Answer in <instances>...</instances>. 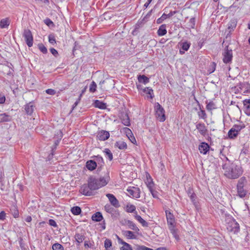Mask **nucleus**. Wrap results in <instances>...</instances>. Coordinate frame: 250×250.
<instances>
[{"mask_svg": "<svg viewBox=\"0 0 250 250\" xmlns=\"http://www.w3.org/2000/svg\"><path fill=\"white\" fill-rule=\"evenodd\" d=\"M224 158L228 162L223 165L222 167L225 171V175L230 179L238 178L243 173V170L240 166L235 164H230V162L225 155H223Z\"/></svg>", "mask_w": 250, "mask_h": 250, "instance_id": "f257e3e1", "label": "nucleus"}, {"mask_svg": "<svg viewBox=\"0 0 250 250\" xmlns=\"http://www.w3.org/2000/svg\"><path fill=\"white\" fill-rule=\"evenodd\" d=\"M110 180L109 173L99 179H97L93 176H91L87 181L88 185H89L90 189L93 190H97L104 186H105L108 183Z\"/></svg>", "mask_w": 250, "mask_h": 250, "instance_id": "f03ea898", "label": "nucleus"}, {"mask_svg": "<svg viewBox=\"0 0 250 250\" xmlns=\"http://www.w3.org/2000/svg\"><path fill=\"white\" fill-rule=\"evenodd\" d=\"M166 214L167 217V223L168 226V228L170 230L171 232L174 234L175 230V221L173 215L169 210H166Z\"/></svg>", "mask_w": 250, "mask_h": 250, "instance_id": "7ed1b4c3", "label": "nucleus"}, {"mask_svg": "<svg viewBox=\"0 0 250 250\" xmlns=\"http://www.w3.org/2000/svg\"><path fill=\"white\" fill-rule=\"evenodd\" d=\"M154 108L156 112V117L160 122H164L166 120V116L165 111L164 108L158 103H157L155 104Z\"/></svg>", "mask_w": 250, "mask_h": 250, "instance_id": "20e7f679", "label": "nucleus"}, {"mask_svg": "<svg viewBox=\"0 0 250 250\" xmlns=\"http://www.w3.org/2000/svg\"><path fill=\"white\" fill-rule=\"evenodd\" d=\"M223 55V62L225 63H228L231 62L232 59V50L229 48L228 46H226Z\"/></svg>", "mask_w": 250, "mask_h": 250, "instance_id": "39448f33", "label": "nucleus"}, {"mask_svg": "<svg viewBox=\"0 0 250 250\" xmlns=\"http://www.w3.org/2000/svg\"><path fill=\"white\" fill-rule=\"evenodd\" d=\"M227 229L234 233H237L240 230L239 224L235 221V220L232 219L228 223Z\"/></svg>", "mask_w": 250, "mask_h": 250, "instance_id": "423d86ee", "label": "nucleus"}, {"mask_svg": "<svg viewBox=\"0 0 250 250\" xmlns=\"http://www.w3.org/2000/svg\"><path fill=\"white\" fill-rule=\"evenodd\" d=\"M104 210L111 214L113 219H117L119 218L120 215L119 211L111 207L110 205H106L104 206Z\"/></svg>", "mask_w": 250, "mask_h": 250, "instance_id": "0eeeda50", "label": "nucleus"}, {"mask_svg": "<svg viewBox=\"0 0 250 250\" xmlns=\"http://www.w3.org/2000/svg\"><path fill=\"white\" fill-rule=\"evenodd\" d=\"M23 36L24 38L25 41L27 45L29 47L33 45V36L31 31L29 29H25L24 30Z\"/></svg>", "mask_w": 250, "mask_h": 250, "instance_id": "6e6552de", "label": "nucleus"}, {"mask_svg": "<svg viewBox=\"0 0 250 250\" xmlns=\"http://www.w3.org/2000/svg\"><path fill=\"white\" fill-rule=\"evenodd\" d=\"M129 196L133 198H138L140 196V189L138 188L132 187L127 189Z\"/></svg>", "mask_w": 250, "mask_h": 250, "instance_id": "1a4fd4ad", "label": "nucleus"}, {"mask_svg": "<svg viewBox=\"0 0 250 250\" xmlns=\"http://www.w3.org/2000/svg\"><path fill=\"white\" fill-rule=\"evenodd\" d=\"M80 191L83 194L86 196H91L93 194L92 190L90 189L89 185H83L80 189Z\"/></svg>", "mask_w": 250, "mask_h": 250, "instance_id": "9d476101", "label": "nucleus"}, {"mask_svg": "<svg viewBox=\"0 0 250 250\" xmlns=\"http://www.w3.org/2000/svg\"><path fill=\"white\" fill-rule=\"evenodd\" d=\"M122 124L125 126H129L130 125V119L126 113L122 112L120 116Z\"/></svg>", "mask_w": 250, "mask_h": 250, "instance_id": "9b49d317", "label": "nucleus"}, {"mask_svg": "<svg viewBox=\"0 0 250 250\" xmlns=\"http://www.w3.org/2000/svg\"><path fill=\"white\" fill-rule=\"evenodd\" d=\"M109 137V132L103 130L99 131L97 135V138L100 141H105Z\"/></svg>", "mask_w": 250, "mask_h": 250, "instance_id": "f8f14e48", "label": "nucleus"}, {"mask_svg": "<svg viewBox=\"0 0 250 250\" xmlns=\"http://www.w3.org/2000/svg\"><path fill=\"white\" fill-rule=\"evenodd\" d=\"M106 196L108 198L111 204L114 207L118 208L120 206L119 201L113 194L108 193Z\"/></svg>", "mask_w": 250, "mask_h": 250, "instance_id": "ddd939ff", "label": "nucleus"}, {"mask_svg": "<svg viewBox=\"0 0 250 250\" xmlns=\"http://www.w3.org/2000/svg\"><path fill=\"white\" fill-rule=\"evenodd\" d=\"M196 127L202 135L205 136L207 134L208 130L204 124L198 123L196 125Z\"/></svg>", "mask_w": 250, "mask_h": 250, "instance_id": "4468645a", "label": "nucleus"}, {"mask_svg": "<svg viewBox=\"0 0 250 250\" xmlns=\"http://www.w3.org/2000/svg\"><path fill=\"white\" fill-rule=\"evenodd\" d=\"M209 146L206 143H202L199 146V150L201 153L206 154L209 150Z\"/></svg>", "mask_w": 250, "mask_h": 250, "instance_id": "2eb2a0df", "label": "nucleus"}, {"mask_svg": "<svg viewBox=\"0 0 250 250\" xmlns=\"http://www.w3.org/2000/svg\"><path fill=\"white\" fill-rule=\"evenodd\" d=\"M97 167V164L93 160H88L86 163V168L90 171L94 170Z\"/></svg>", "mask_w": 250, "mask_h": 250, "instance_id": "dca6fc26", "label": "nucleus"}, {"mask_svg": "<svg viewBox=\"0 0 250 250\" xmlns=\"http://www.w3.org/2000/svg\"><path fill=\"white\" fill-rule=\"evenodd\" d=\"M24 109L28 115H31L34 111V106L32 103H29L24 106Z\"/></svg>", "mask_w": 250, "mask_h": 250, "instance_id": "f3484780", "label": "nucleus"}, {"mask_svg": "<svg viewBox=\"0 0 250 250\" xmlns=\"http://www.w3.org/2000/svg\"><path fill=\"white\" fill-rule=\"evenodd\" d=\"M244 106L245 108V113L250 116V99H246L243 101Z\"/></svg>", "mask_w": 250, "mask_h": 250, "instance_id": "a211bd4d", "label": "nucleus"}, {"mask_svg": "<svg viewBox=\"0 0 250 250\" xmlns=\"http://www.w3.org/2000/svg\"><path fill=\"white\" fill-rule=\"evenodd\" d=\"M94 158L93 160L96 163L97 166L100 167L103 166L104 164V162L102 157L99 155L94 156L93 157Z\"/></svg>", "mask_w": 250, "mask_h": 250, "instance_id": "6ab92c4d", "label": "nucleus"}, {"mask_svg": "<svg viewBox=\"0 0 250 250\" xmlns=\"http://www.w3.org/2000/svg\"><path fill=\"white\" fill-rule=\"evenodd\" d=\"M167 33V31L166 29V25L165 24L161 25L158 31H157V34L159 36H163L165 35H166Z\"/></svg>", "mask_w": 250, "mask_h": 250, "instance_id": "aec40b11", "label": "nucleus"}, {"mask_svg": "<svg viewBox=\"0 0 250 250\" xmlns=\"http://www.w3.org/2000/svg\"><path fill=\"white\" fill-rule=\"evenodd\" d=\"M123 234L128 239H133L136 238V236L130 230H123L122 231Z\"/></svg>", "mask_w": 250, "mask_h": 250, "instance_id": "412c9836", "label": "nucleus"}, {"mask_svg": "<svg viewBox=\"0 0 250 250\" xmlns=\"http://www.w3.org/2000/svg\"><path fill=\"white\" fill-rule=\"evenodd\" d=\"M237 21L236 19H231L228 23V29L229 30V32H230L232 30L236 27L237 25Z\"/></svg>", "mask_w": 250, "mask_h": 250, "instance_id": "4be33fe9", "label": "nucleus"}, {"mask_svg": "<svg viewBox=\"0 0 250 250\" xmlns=\"http://www.w3.org/2000/svg\"><path fill=\"white\" fill-rule=\"evenodd\" d=\"M125 223L128 226L129 228H130V229L135 231H139V229H138V228L132 221L130 220H126L125 221Z\"/></svg>", "mask_w": 250, "mask_h": 250, "instance_id": "5701e85b", "label": "nucleus"}, {"mask_svg": "<svg viewBox=\"0 0 250 250\" xmlns=\"http://www.w3.org/2000/svg\"><path fill=\"white\" fill-rule=\"evenodd\" d=\"M102 214L100 212L94 213L92 216V219L96 222H100L103 219Z\"/></svg>", "mask_w": 250, "mask_h": 250, "instance_id": "b1692460", "label": "nucleus"}, {"mask_svg": "<svg viewBox=\"0 0 250 250\" xmlns=\"http://www.w3.org/2000/svg\"><path fill=\"white\" fill-rule=\"evenodd\" d=\"M244 126L241 125H235L229 130V134H231V132H235V133H238V132L243 128Z\"/></svg>", "mask_w": 250, "mask_h": 250, "instance_id": "393cba45", "label": "nucleus"}, {"mask_svg": "<svg viewBox=\"0 0 250 250\" xmlns=\"http://www.w3.org/2000/svg\"><path fill=\"white\" fill-rule=\"evenodd\" d=\"M115 146L118 147L120 149H124L126 148L127 147V145L126 144L122 141H119L115 143Z\"/></svg>", "mask_w": 250, "mask_h": 250, "instance_id": "a878e982", "label": "nucleus"}, {"mask_svg": "<svg viewBox=\"0 0 250 250\" xmlns=\"http://www.w3.org/2000/svg\"><path fill=\"white\" fill-rule=\"evenodd\" d=\"M11 117L6 113L0 114V122H9Z\"/></svg>", "mask_w": 250, "mask_h": 250, "instance_id": "bb28decb", "label": "nucleus"}, {"mask_svg": "<svg viewBox=\"0 0 250 250\" xmlns=\"http://www.w3.org/2000/svg\"><path fill=\"white\" fill-rule=\"evenodd\" d=\"M138 81L141 83H143L144 84L147 83L149 81V78L146 77L145 75H139L138 77Z\"/></svg>", "mask_w": 250, "mask_h": 250, "instance_id": "cd10ccee", "label": "nucleus"}, {"mask_svg": "<svg viewBox=\"0 0 250 250\" xmlns=\"http://www.w3.org/2000/svg\"><path fill=\"white\" fill-rule=\"evenodd\" d=\"M10 22L8 19H2L0 21V26L1 28H7Z\"/></svg>", "mask_w": 250, "mask_h": 250, "instance_id": "c85d7f7f", "label": "nucleus"}, {"mask_svg": "<svg viewBox=\"0 0 250 250\" xmlns=\"http://www.w3.org/2000/svg\"><path fill=\"white\" fill-rule=\"evenodd\" d=\"M95 107L99 108L100 109L106 108V104L102 102L99 100H96L94 103Z\"/></svg>", "mask_w": 250, "mask_h": 250, "instance_id": "c756f323", "label": "nucleus"}, {"mask_svg": "<svg viewBox=\"0 0 250 250\" xmlns=\"http://www.w3.org/2000/svg\"><path fill=\"white\" fill-rule=\"evenodd\" d=\"M171 16H172V14H166L164 13L160 18H159V19H158L157 20L156 22L158 24H160L165 20L167 19L168 18L170 17Z\"/></svg>", "mask_w": 250, "mask_h": 250, "instance_id": "7c9ffc66", "label": "nucleus"}, {"mask_svg": "<svg viewBox=\"0 0 250 250\" xmlns=\"http://www.w3.org/2000/svg\"><path fill=\"white\" fill-rule=\"evenodd\" d=\"M143 91L146 94L149 95L150 99L154 97L153 90L150 87H147L143 89Z\"/></svg>", "mask_w": 250, "mask_h": 250, "instance_id": "2f4dec72", "label": "nucleus"}, {"mask_svg": "<svg viewBox=\"0 0 250 250\" xmlns=\"http://www.w3.org/2000/svg\"><path fill=\"white\" fill-rule=\"evenodd\" d=\"M135 219L138 221L143 227H148V224L145 220H144L141 216L136 215L135 216Z\"/></svg>", "mask_w": 250, "mask_h": 250, "instance_id": "473e14b6", "label": "nucleus"}, {"mask_svg": "<svg viewBox=\"0 0 250 250\" xmlns=\"http://www.w3.org/2000/svg\"><path fill=\"white\" fill-rule=\"evenodd\" d=\"M237 190L238 195L240 197L243 198L246 196L247 191L243 188H238Z\"/></svg>", "mask_w": 250, "mask_h": 250, "instance_id": "72a5a7b5", "label": "nucleus"}, {"mask_svg": "<svg viewBox=\"0 0 250 250\" xmlns=\"http://www.w3.org/2000/svg\"><path fill=\"white\" fill-rule=\"evenodd\" d=\"M143 24H144V20H142L141 21H139L135 25V28L132 32V34L134 35L135 33L137 32L138 30L140 28L142 27Z\"/></svg>", "mask_w": 250, "mask_h": 250, "instance_id": "f704fd0d", "label": "nucleus"}, {"mask_svg": "<svg viewBox=\"0 0 250 250\" xmlns=\"http://www.w3.org/2000/svg\"><path fill=\"white\" fill-rule=\"evenodd\" d=\"M247 182L246 179L245 177H241L238 181L237 188H243L244 184Z\"/></svg>", "mask_w": 250, "mask_h": 250, "instance_id": "c9c22d12", "label": "nucleus"}, {"mask_svg": "<svg viewBox=\"0 0 250 250\" xmlns=\"http://www.w3.org/2000/svg\"><path fill=\"white\" fill-rule=\"evenodd\" d=\"M75 238L76 241L78 243H82L84 239V236L82 234L76 233L75 235Z\"/></svg>", "mask_w": 250, "mask_h": 250, "instance_id": "e433bc0d", "label": "nucleus"}, {"mask_svg": "<svg viewBox=\"0 0 250 250\" xmlns=\"http://www.w3.org/2000/svg\"><path fill=\"white\" fill-rule=\"evenodd\" d=\"M188 26L189 29H193L195 27V18H191L190 19L189 21L188 22Z\"/></svg>", "mask_w": 250, "mask_h": 250, "instance_id": "4c0bfd02", "label": "nucleus"}, {"mask_svg": "<svg viewBox=\"0 0 250 250\" xmlns=\"http://www.w3.org/2000/svg\"><path fill=\"white\" fill-rule=\"evenodd\" d=\"M181 48L184 51H188L190 46V43L188 42H184L180 44Z\"/></svg>", "mask_w": 250, "mask_h": 250, "instance_id": "58836bf2", "label": "nucleus"}, {"mask_svg": "<svg viewBox=\"0 0 250 250\" xmlns=\"http://www.w3.org/2000/svg\"><path fill=\"white\" fill-rule=\"evenodd\" d=\"M71 210L72 213L74 215H79L81 212V208L78 206L73 207Z\"/></svg>", "mask_w": 250, "mask_h": 250, "instance_id": "ea45409f", "label": "nucleus"}, {"mask_svg": "<svg viewBox=\"0 0 250 250\" xmlns=\"http://www.w3.org/2000/svg\"><path fill=\"white\" fill-rule=\"evenodd\" d=\"M104 152L105 153L106 158H107L110 161H111L113 159L112 153L109 149L105 148L104 150Z\"/></svg>", "mask_w": 250, "mask_h": 250, "instance_id": "a19ab883", "label": "nucleus"}, {"mask_svg": "<svg viewBox=\"0 0 250 250\" xmlns=\"http://www.w3.org/2000/svg\"><path fill=\"white\" fill-rule=\"evenodd\" d=\"M197 102L198 103V104L200 105L199 102L197 101ZM199 106L201 110L198 112V116L200 118L205 119L207 118V115L205 111L201 109L200 105H199Z\"/></svg>", "mask_w": 250, "mask_h": 250, "instance_id": "79ce46f5", "label": "nucleus"}, {"mask_svg": "<svg viewBox=\"0 0 250 250\" xmlns=\"http://www.w3.org/2000/svg\"><path fill=\"white\" fill-rule=\"evenodd\" d=\"M10 210H11V213L12 214V215H13V216L15 218H17L19 217V211L17 209L16 207L14 206L12 208H11Z\"/></svg>", "mask_w": 250, "mask_h": 250, "instance_id": "37998d69", "label": "nucleus"}, {"mask_svg": "<svg viewBox=\"0 0 250 250\" xmlns=\"http://www.w3.org/2000/svg\"><path fill=\"white\" fill-rule=\"evenodd\" d=\"M207 109L208 110L211 111L214 109L216 108V106L215 104L212 102H210L208 103L207 105Z\"/></svg>", "mask_w": 250, "mask_h": 250, "instance_id": "c03bdc74", "label": "nucleus"}, {"mask_svg": "<svg viewBox=\"0 0 250 250\" xmlns=\"http://www.w3.org/2000/svg\"><path fill=\"white\" fill-rule=\"evenodd\" d=\"M112 246V242L110 240L106 239L104 241V247L106 250H109V248Z\"/></svg>", "mask_w": 250, "mask_h": 250, "instance_id": "a18cd8bd", "label": "nucleus"}, {"mask_svg": "<svg viewBox=\"0 0 250 250\" xmlns=\"http://www.w3.org/2000/svg\"><path fill=\"white\" fill-rule=\"evenodd\" d=\"M52 249L53 250H63V247L62 245L59 243H55L53 245Z\"/></svg>", "mask_w": 250, "mask_h": 250, "instance_id": "49530a36", "label": "nucleus"}, {"mask_svg": "<svg viewBox=\"0 0 250 250\" xmlns=\"http://www.w3.org/2000/svg\"><path fill=\"white\" fill-rule=\"evenodd\" d=\"M97 88V84L94 81H92L91 83L90 87H89V91L90 92L93 93L96 91Z\"/></svg>", "mask_w": 250, "mask_h": 250, "instance_id": "de8ad7c7", "label": "nucleus"}, {"mask_svg": "<svg viewBox=\"0 0 250 250\" xmlns=\"http://www.w3.org/2000/svg\"><path fill=\"white\" fill-rule=\"evenodd\" d=\"M38 47L40 50L43 53V54H46L47 52V50L46 47L43 45L42 43L39 44Z\"/></svg>", "mask_w": 250, "mask_h": 250, "instance_id": "09e8293b", "label": "nucleus"}, {"mask_svg": "<svg viewBox=\"0 0 250 250\" xmlns=\"http://www.w3.org/2000/svg\"><path fill=\"white\" fill-rule=\"evenodd\" d=\"M136 207L133 205H127L126 206V211L128 212L132 213L135 211Z\"/></svg>", "mask_w": 250, "mask_h": 250, "instance_id": "8fccbe9b", "label": "nucleus"}, {"mask_svg": "<svg viewBox=\"0 0 250 250\" xmlns=\"http://www.w3.org/2000/svg\"><path fill=\"white\" fill-rule=\"evenodd\" d=\"M120 249L121 250H132L131 246L127 243H125V245H124Z\"/></svg>", "mask_w": 250, "mask_h": 250, "instance_id": "3c124183", "label": "nucleus"}, {"mask_svg": "<svg viewBox=\"0 0 250 250\" xmlns=\"http://www.w3.org/2000/svg\"><path fill=\"white\" fill-rule=\"evenodd\" d=\"M146 185L149 190H152V189H153L154 184L152 179H150V181H149V180H147Z\"/></svg>", "mask_w": 250, "mask_h": 250, "instance_id": "603ef678", "label": "nucleus"}, {"mask_svg": "<svg viewBox=\"0 0 250 250\" xmlns=\"http://www.w3.org/2000/svg\"><path fill=\"white\" fill-rule=\"evenodd\" d=\"M44 23L48 26H53L54 23L53 21L49 18H46L44 20Z\"/></svg>", "mask_w": 250, "mask_h": 250, "instance_id": "864d4df0", "label": "nucleus"}, {"mask_svg": "<svg viewBox=\"0 0 250 250\" xmlns=\"http://www.w3.org/2000/svg\"><path fill=\"white\" fill-rule=\"evenodd\" d=\"M48 40H49V42L52 44L56 43L55 38L54 37V36H53L52 35H49Z\"/></svg>", "mask_w": 250, "mask_h": 250, "instance_id": "5fc2aeb1", "label": "nucleus"}, {"mask_svg": "<svg viewBox=\"0 0 250 250\" xmlns=\"http://www.w3.org/2000/svg\"><path fill=\"white\" fill-rule=\"evenodd\" d=\"M235 132H231V134H229V131L228 132V136L230 139H234L237 137L238 133H235Z\"/></svg>", "mask_w": 250, "mask_h": 250, "instance_id": "6e6d98bb", "label": "nucleus"}, {"mask_svg": "<svg viewBox=\"0 0 250 250\" xmlns=\"http://www.w3.org/2000/svg\"><path fill=\"white\" fill-rule=\"evenodd\" d=\"M46 93L48 94L54 95L56 94V91L55 90L52 89H48L46 90Z\"/></svg>", "mask_w": 250, "mask_h": 250, "instance_id": "4d7b16f0", "label": "nucleus"}, {"mask_svg": "<svg viewBox=\"0 0 250 250\" xmlns=\"http://www.w3.org/2000/svg\"><path fill=\"white\" fill-rule=\"evenodd\" d=\"M125 132L127 137L128 138H129L130 135V134L132 135V133L131 130L127 127L125 128Z\"/></svg>", "mask_w": 250, "mask_h": 250, "instance_id": "13d9d810", "label": "nucleus"}, {"mask_svg": "<svg viewBox=\"0 0 250 250\" xmlns=\"http://www.w3.org/2000/svg\"><path fill=\"white\" fill-rule=\"evenodd\" d=\"M49 224L51 226H53V227H56L57 226L56 222L54 220H53V219H49Z\"/></svg>", "mask_w": 250, "mask_h": 250, "instance_id": "bf43d9fd", "label": "nucleus"}, {"mask_svg": "<svg viewBox=\"0 0 250 250\" xmlns=\"http://www.w3.org/2000/svg\"><path fill=\"white\" fill-rule=\"evenodd\" d=\"M50 51L51 53L55 57H56L58 55V51L54 48H50Z\"/></svg>", "mask_w": 250, "mask_h": 250, "instance_id": "052dcab7", "label": "nucleus"}, {"mask_svg": "<svg viewBox=\"0 0 250 250\" xmlns=\"http://www.w3.org/2000/svg\"><path fill=\"white\" fill-rule=\"evenodd\" d=\"M6 213L4 211H2L0 212V220H3L5 219Z\"/></svg>", "mask_w": 250, "mask_h": 250, "instance_id": "680f3d73", "label": "nucleus"}, {"mask_svg": "<svg viewBox=\"0 0 250 250\" xmlns=\"http://www.w3.org/2000/svg\"><path fill=\"white\" fill-rule=\"evenodd\" d=\"M146 247L145 246H139V245H137L136 246V250H146L145 249H146Z\"/></svg>", "mask_w": 250, "mask_h": 250, "instance_id": "e2e57ef3", "label": "nucleus"}, {"mask_svg": "<svg viewBox=\"0 0 250 250\" xmlns=\"http://www.w3.org/2000/svg\"><path fill=\"white\" fill-rule=\"evenodd\" d=\"M5 101V96L0 94V104H3Z\"/></svg>", "mask_w": 250, "mask_h": 250, "instance_id": "0e129e2a", "label": "nucleus"}, {"mask_svg": "<svg viewBox=\"0 0 250 250\" xmlns=\"http://www.w3.org/2000/svg\"><path fill=\"white\" fill-rule=\"evenodd\" d=\"M154 198H158L157 192L153 189L149 190Z\"/></svg>", "mask_w": 250, "mask_h": 250, "instance_id": "69168bd1", "label": "nucleus"}, {"mask_svg": "<svg viewBox=\"0 0 250 250\" xmlns=\"http://www.w3.org/2000/svg\"><path fill=\"white\" fill-rule=\"evenodd\" d=\"M128 139L130 140V141L133 144H135V143L136 142L135 137L132 135H130L129 138Z\"/></svg>", "mask_w": 250, "mask_h": 250, "instance_id": "338daca9", "label": "nucleus"}, {"mask_svg": "<svg viewBox=\"0 0 250 250\" xmlns=\"http://www.w3.org/2000/svg\"><path fill=\"white\" fill-rule=\"evenodd\" d=\"M80 100H81V98H80V97H79L78 99L74 104L73 105V109H74L78 105V104L80 102Z\"/></svg>", "mask_w": 250, "mask_h": 250, "instance_id": "774afa93", "label": "nucleus"}]
</instances>
